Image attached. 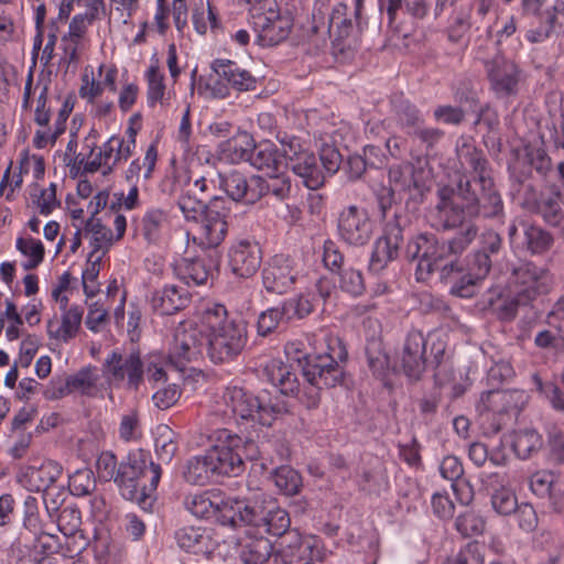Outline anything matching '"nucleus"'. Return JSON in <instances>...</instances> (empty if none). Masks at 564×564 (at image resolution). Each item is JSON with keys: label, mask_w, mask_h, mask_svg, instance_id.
<instances>
[{"label": "nucleus", "mask_w": 564, "mask_h": 564, "mask_svg": "<svg viewBox=\"0 0 564 564\" xmlns=\"http://www.w3.org/2000/svg\"><path fill=\"white\" fill-rule=\"evenodd\" d=\"M207 354L214 364H225L241 354L247 344V327L242 321L228 317L221 304L206 307L200 317Z\"/></svg>", "instance_id": "1"}, {"label": "nucleus", "mask_w": 564, "mask_h": 564, "mask_svg": "<svg viewBox=\"0 0 564 564\" xmlns=\"http://www.w3.org/2000/svg\"><path fill=\"white\" fill-rule=\"evenodd\" d=\"M478 235V227L468 224L454 237L440 242L434 235L419 234L411 238L405 247L409 261H417L415 275L417 281L426 280L437 268L440 261L460 257Z\"/></svg>", "instance_id": "2"}, {"label": "nucleus", "mask_w": 564, "mask_h": 564, "mask_svg": "<svg viewBox=\"0 0 564 564\" xmlns=\"http://www.w3.org/2000/svg\"><path fill=\"white\" fill-rule=\"evenodd\" d=\"M159 464L148 460L141 453L129 455L126 462L118 467L115 482L120 489L121 496L149 511L155 500L154 492L161 479Z\"/></svg>", "instance_id": "3"}, {"label": "nucleus", "mask_w": 564, "mask_h": 564, "mask_svg": "<svg viewBox=\"0 0 564 564\" xmlns=\"http://www.w3.org/2000/svg\"><path fill=\"white\" fill-rule=\"evenodd\" d=\"M224 413L231 419L242 421H257L261 425L270 426L280 415L289 412L284 397H271L263 391L254 394L240 387H227L223 393Z\"/></svg>", "instance_id": "4"}, {"label": "nucleus", "mask_w": 564, "mask_h": 564, "mask_svg": "<svg viewBox=\"0 0 564 564\" xmlns=\"http://www.w3.org/2000/svg\"><path fill=\"white\" fill-rule=\"evenodd\" d=\"M311 345L314 356L304 368V376L319 384L337 386L340 383L344 376L340 364L345 362L348 357L341 339L327 330H319L313 336Z\"/></svg>", "instance_id": "5"}, {"label": "nucleus", "mask_w": 564, "mask_h": 564, "mask_svg": "<svg viewBox=\"0 0 564 564\" xmlns=\"http://www.w3.org/2000/svg\"><path fill=\"white\" fill-rule=\"evenodd\" d=\"M216 476H239L245 470V458L258 457L257 446L228 430L216 433V444L206 451Z\"/></svg>", "instance_id": "6"}, {"label": "nucleus", "mask_w": 564, "mask_h": 564, "mask_svg": "<svg viewBox=\"0 0 564 564\" xmlns=\"http://www.w3.org/2000/svg\"><path fill=\"white\" fill-rule=\"evenodd\" d=\"M250 17L262 46L278 45L290 35L293 19L289 13H282L274 0L257 1L250 9Z\"/></svg>", "instance_id": "7"}, {"label": "nucleus", "mask_w": 564, "mask_h": 564, "mask_svg": "<svg viewBox=\"0 0 564 564\" xmlns=\"http://www.w3.org/2000/svg\"><path fill=\"white\" fill-rule=\"evenodd\" d=\"M463 196V180L458 181L456 187H440L436 192V203L426 214L430 226L436 230H449L469 219Z\"/></svg>", "instance_id": "8"}, {"label": "nucleus", "mask_w": 564, "mask_h": 564, "mask_svg": "<svg viewBox=\"0 0 564 564\" xmlns=\"http://www.w3.org/2000/svg\"><path fill=\"white\" fill-rule=\"evenodd\" d=\"M210 68L213 74L206 84L210 96L217 99L229 97L230 89L237 91H252L257 88V78L238 63L231 59L217 58Z\"/></svg>", "instance_id": "9"}, {"label": "nucleus", "mask_w": 564, "mask_h": 564, "mask_svg": "<svg viewBox=\"0 0 564 564\" xmlns=\"http://www.w3.org/2000/svg\"><path fill=\"white\" fill-rule=\"evenodd\" d=\"M479 187V193L473 187L471 181L463 180L466 202V210L469 220L475 218L502 220L505 217V205L492 177H481L480 182L474 183Z\"/></svg>", "instance_id": "10"}, {"label": "nucleus", "mask_w": 564, "mask_h": 564, "mask_svg": "<svg viewBox=\"0 0 564 564\" xmlns=\"http://www.w3.org/2000/svg\"><path fill=\"white\" fill-rule=\"evenodd\" d=\"M232 203L224 196L210 197L208 212L198 221L194 241L204 249H213L220 246L228 235L229 219L231 217Z\"/></svg>", "instance_id": "11"}, {"label": "nucleus", "mask_w": 564, "mask_h": 564, "mask_svg": "<svg viewBox=\"0 0 564 564\" xmlns=\"http://www.w3.org/2000/svg\"><path fill=\"white\" fill-rule=\"evenodd\" d=\"M283 145L288 162L284 169H290L302 178L308 189H317L325 182V174L314 153L304 150L295 137L284 135L279 139Z\"/></svg>", "instance_id": "12"}, {"label": "nucleus", "mask_w": 564, "mask_h": 564, "mask_svg": "<svg viewBox=\"0 0 564 564\" xmlns=\"http://www.w3.org/2000/svg\"><path fill=\"white\" fill-rule=\"evenodd\" d=\"M267 500H270V496L262 492L254 494L252 498L248 499L223 500L220 524L234 529L245 525L260 529L265 519Z\"/></svg>", "instance_id": "13"}, {"label": "nucleus", "mask_w": 564, "mask_h": 564, "mask_svg": "<svg viewBox=\"0 0 564 564\" xmlns=\"http://www.w3.org/2000/svg\"><path fill=\"white\" fill-rule=\"evenodd\" d=\"M509 283L512 293L521 296L524 303H530L550 291L552 276L546 268L527 261L513 267Z\"/></svg>", "instance_id": "14"}, {"label": "nucleus", "mask_w": 564, "mask_h": 564, "mask_svg": "<svg viewBox=\"0 0 564 564\" xmlns=\"http://www.w3.org/2000/svg\"><path fill=\"white\" fill-rule=\"evenodd\" d=\"M433 359L426 358V339L422 332L411 330L404 341L401 366L404 373L411 379H419L425 371L427 364L438 367L441 365L444 346L440 343L438 345L432 346Z\"/></svg>", "instance_id": "15"}, {"label": "nucleus", "mask_w": 564, "mask_h": 564, "mask_svg": "<svg viewBox=\"0 0 564 564\" xmlns=\"http://www.w3.org/2000/svg\"><path fill=\"white\" fill-rule=\"evenodd\" d=\"M408 225V218L395 213L394 220L384 225L383 235L378 238L369 260V271L380 273L388 264L399 257L403 242V229Z\"/></svg>", "instance_id": "16"}, {"label": "nucleus", "mask_w": 564, "mask_h": 564, "mask_svg": "<svg viewBox=\"0 0 564 564\" xmlns=\"http://www.w3.org/2000/svg\"><path fill=\"white\" fill-rule=\"evenodd\" d=\"M102 373L109 382H124L127 389L137 391L143 382L144 367L139 354L111 351L102 364Z\"/></svg>", "instance_id": "17"}, {"label": "nucleus", "mask_w": 564, "mask_h": 564, "mask_svg": "<svg viewBox=\"0 0 564 564\" xmlns=\"http://www.w3.org/2000/svg\"><path fill=\"white\" fill-rule=\"evenodd\" d=\"M337 231L346 243L360 247L371 239L373 224L365 208L349 205L338 215Z\"/></svg>", "instance_id": "18"}, {"label": "nucleus", "mask_w": 564, "mask_h": 564, "mask_svg": "<svg viewBox=\"0 0 564 564\" xmlns=\"http://www.w3.org/2000/svg\"><path fill=\"white\" fill-rule=\"evenodd\" d=\"M261 276L262 285L268 293L282 295L295 285L299 270L289 256L275 254L265 262Z\"/></svg>", "instance_id": "19"}, {"label": "nucleus", "mask_w": 564, "mask_h": 564, "mask_svg": "<svg viewBox=\"0 0 564 564\" xmlns=\"http://www.w3.org/2000/svg\"><path fill=\"white\" fill-rule=\"evenodd\" d=\"M205 347L204 330L189 328L177 330L169 354V366L177 371H184L186 366L197 360Z\"/></svg>", "instance_id": "20"}, {"label": "nucleus", "mask_w": 564, "mask_h": 564, "mask_svg": "<svg viewBox=\"0 0 564 564\" xmlns=\"http://www.w3.org/2000/svg\"><path fill=\"white\" fill-rule=\"evenodd\" d=\"M490 89L499 98L516 96L519 90V84L522 77V69L519 65L507 58L497 57L485 68Z\"/></svg>", "instance_id": "21"}, {"label": "nucleus", "mask_w": 564, "mask_h": 564, "mask_svg": "<svg viewBox=\"0 0 564 564\" xmlns=\"http://www.w3.org/2000/svg\"><path fill=\"white\" fill-rule=\"evenodd\" d=\"M97 131L91 129L88 137L86 138V147L89 149L88 155L79 153L75 156L74 164H77L78 167L83 169L84 173H95L102 169V174L108 175L111 174L116 166H118L123 161H111L112 159V148L111 145L117 140L116 135L110 137L96 152V138Z\"/></svg>", "instance_id": "22"}, {"label": "nucleus", "mask_w": 564, "mask_h": 564, "mask_svg": "<svg viewBox=\"0 0 564 564\" xmlns=\"http://www.w3.org/2000/svg\"><path fill=\"white\" fill-rule=\"evenodd\" d=\"M259 175L247 177L239 171H230L226 174H218L219 187L225 191L232 206L236 203L243 202L254 204L259 200L260 191L258 189Z\"/></svg>", "instance_id": "23"}, {"label": "nucleus", "mask_w": 564, "mask_h": 564, "mask_svg": "<svg viewBox=\"0 0 564 564\" xmlns=\"http://www.w3.org/2000/svg\"><path fill=\"white\" fill-rule=\"evenodd\" d=\"M229 268L238 278H250L259 270L262 252L256 241L240 240L229 250Z\"/></svg>", "instance_id": "24"}, {"label": "nucleus", "mask_w": 564, "mask_h": 564, "mask_svg": "<svg viewBox=\"0 0 564 564\" xmlns=\"http://www.w3.org/2000/svg\"><path fill=\"white\" fill-rule=\"evenodd\" d=\"M365 0H354V12L348 17V7L338 3L334 7L329 18L328 30H336L338 40H346L355 33L362 31L366 22L362 19Z\"/></svg>", "instance_id": "25"}, {"label": "nucleus", "mask_w": 564, "mask_h": 564, "mask_svg": "<svg viewBox=\"0 0 564 564\" xmlns=\"http://www.w3.org/2000/svg\"><path fill=\"white\" fill-rule=\"evenodd\" d=\"M191 303L189 292L175 284H165L152 292L150 305L160 315H172L184 310Z\"/></svg>", "instance_id": "26"}, {"label": "nucleus", "mask_w": 564, "mask_h": 564, "mask_svg": "<svg viewBox=\"0 0 564 564\" xmlns=\"http://www.w3.org/2000/svg\"><path fill=\"white\" fill-rule=\"evenodd\" d=\"M464 267L459 257L451 258L441 268V279L451 284L449 292L453 295L468 299L476 293V286L479 282L469 271L463 273Z\"/></svg>", "instance_id": "27"}, {"label": "nucleus", "mask_w": 564, "mask_h": 564, "mask_svg": "<svg viewBox=\"0 0 564 564\" xmlns=\"http://www.w3.org/2000/svg\"><path fill=\"white\" fill-rule=\"evenodd\" d=\"M562 191L558 185H552L550 193H541L539 197L525 198L524 206L531 213L540 215L551 226H558L564 218L561 207Z\"/></svg>", "instance_id": "28"}, {"label": "nucleus", "mask_w": 564, "mask_h": 564, "mask_svg": "<svg viewBox=\"0 0 564 564\" xmlns=\"http://www.w3.org/2000/svg\"><path fill=\"white\" fill-rule=\"evenodd\" d=\"M177 545L197 555H209L217 545L213 531L202 527H183L175 532Z\"/></svg>", "instance_id": "29"}, {"label": "nucleus", "mask_w": 564, "mask_h": 564, "mask_svg": "<svg viewBox=\"0 0 564 564\" xmlns=\"http://www.w3.org/2000/svg\"><path fill=\"white\" fill-rule=\"evenodd\" d=\"M456 155L462 169H470L475 173L471 184L480 182L481 177H491L484 152L477 149L470 137H460L457 140Z\"/></svg>", "instance_id": "30"}, {"label": "nucleus", "mask_w": 564, "mask_h": 564, "mask_svg": "<svg viewBox=\"0 0 564 564\" xmlns=\"http://www.w3.org/2000/svg\"><path fill=\"white\" fill-rule=\"evenodd\" d=\"M422 171L416 169L412 163L405 162L392 165L389 169V183L393 192H405L411 197L422 195L425 184L422 180Z\"/></svg>", "instance_id": "31"}, {"label": "nucleus", "mask_w": 564, "mask_h": 564, "mask_svg": "<svg viewBox=\"0 0 564 564\" xmlns=\"http://www.w3.org/2000/svg\"><path fill=\"white\" fill-rule=\"evenodd\" d=\"M286 155L284 149L270 141H262L254 144L251 149L249 163L257 170L263 171L267 175L280 172L286 166Z\"/></svg>", "instance_id": "32"}, {"label": "nucleus", "mask_w": 564, "mask_h": 564, "mask_svg": "<svg viewBox=\"0 0 564 564\" xmlns=\"http://www.w3.org/2000/svg\"><path fill=\"white\" fill-rule=\"evenodd\" d=\"M391 115L395 124L408 135L424 123L422 111L402 95L394 94L391 99Z\"/></svg>", "instance_id": "33"}, {"label": "nucleus", "mask_w": 564, "mask_h": 564, "mask_svg": "<svg viewBox=\"0 0 564 564\" xmlns=\"http://www.w3.org/2000/svg\"><path fill=\"white\" fill-rule=\"evenodd\" d=\"M440 473L444 479L452 481V489L457 500L463 505H468L473 499V489L463 479L464 467L460 459L454 455L445 456L441 462Z\"/></svg>", "instance_id": "34"}, {"label": "nucleus", "mask_w": 564, "mask_h": 564, "mask_svg": "<svg viewBox=\"0 0 564 564\" xmlns=\"http://www.w3.org/2000/svg\"><path fill=\"white\" fill-rule=\"evenodd\" d=\"M177 275L187 285H204L213 276L212 260L206 258H185L177 267Z\"/></svg>", "instance_id": "35"}, {"label": "nucleus", "mask_w": 564, "mask_h": 564, "mask_svg": "<svg viewBox=\"0 0 564 564\" xmlns=\"http://www.w3.org/2000/svg\"><path fill=\"white\" fill-rule=\"evenodd\" d=\"M84 315V308L79 305H70L68 310H65L62 314V323L54 329L56 322L53 319L47 323V332L50 337L68 341L76 336Z\"/></svg>", "instance_id": "36"}, {"label": "nucleus", "mask_w": 564, "mask_h": 564, "mask_svg": "<svg viewBox=\"0 0 564 564\" xmlns=\"http://www.w3.org/2000/svg\"><path fill=\"white\" fill-rule=\"evenodd\" d=\"M272 549L271 541L264 536L248 538L240 544L239 558L242 564H264Z\"/></svg>", "instance_id": "37"}, {"label": "nucleus", "mask_w": 564, "mask_h": 564, "mask_svg": "<svg viewBox=\"0 0 564 564\" xmlns=\"http://www.w3.org/2000/svg\"><path fill=\"white\" fill-rule=\"evenodd\" d=\"M184 479L191 485L205 486L214 480L216 474L207 453L189 458L183 470Z\"/></svg>", "instance_id": "38"}, {"label": "nucleus", "mask_w": 564, "mask_h": 564, "mask_svg": "<svg viewBox=\"0 0 564 564\" xmlns=\"http://www.w3.org/2000/svg\"><path fill=\"white\" fill-rule=\"evenodd\" d=\"M268 379L271 383L280 389L283 395L293 394L299 392V382L296 375L291 370V367L282 364L281 361L273 360L265 367Z\"/></svg>", "instance_id": "39"}, {"label": "nucleus", "mask_w": 564, "mask_h": 564, "mask_svg": "<svg viewBox=\"0 0 564 564\" xmlns=\"http://www.w3.org/2000/svg\"><path fill=\"white\" fill-rule=\"evenodd\" d=\"M268 506L264 509V521H262L261 528L264 532L281 536L286 530L290 528L291 519L289 513L280 508L276 501L270 497V500H267Z\"/></svg>", "instance_id": "40"}, {"label": "nucleus", "mask_w": 564, "mask_h": 564, "mask_svg": "<svg viewBox=\"0 0 564 564\" xmlns=\"http://www.w3.org/2000/svg\"><path fill=\"white\" fill-rule=\"evenodd\" d=\"M286 310V321L303 319L312 314L318 306V297L315 291H306L294 297L283 301Z\"/></svg>", "instance_id": "41"}, {"label": "nucleus", "mask_w": 564, "mask_h": 564, "mask_svg": "<svg viewBox=\"0 0 564 564\" xmlns=\"http://www.w3.org/2000/svg\"><path fill=\"white\" fill-rule=\"evenodd\" d=\"M62 473V466L54 460H46L39 468H32L29 474L31 490L46 491Z\"/></svg>", "instance_id": "42"}, {"label": "nucleus", "mask_w": 564, "mask_h": 564, "mask_svg": "<svg viewBox=\"0 0 564 564\" xmlns=\"http://www.w3.org/2000/svg\"><path fill=\"white\" fill-rule=\"evenodd\" d=\"M268 177L269 178L265 180L262 176H259V199L268 194H271L279 200H284L290 197L292 183L291 178L283 173V170L276 173L268 174Z\"/></svg>", "instance_id": "43"}, {"label": "nucleus", "mask_w": 564, "mask_h": 564, "mask_svg": "<svg viewBox=\"0 0 564 564\" xmlns=\"http://www.w3.org/2000/svg\"><path fill=\"white\" fill-rule=\"evenodd\" d=\"M492 26L489 25L486 29V33L475 40L473 47L475 59L479 61L484 65V68L496 61L497 57L503 56L500 43L497 39L496 41L492 40Z\"/></svg>", "instance_id": "44"}, {"label": "nucleus", "mask_w": 564, "mask_h": 564, "mask_svg": "<svg viewBox=\"0 0 564 564\" xmlns=\"http://www.w3.org/2000/svg\"><path fill=\"white\" fill-rule=\"evenodd\" d=\"M185 507L196 518L209 519L215 517L216 521L220 524L223 501L220 503L213 501L209 492L188 496L185 499Z\"/></svg>", "instance_id": "45"}, {"label": "nucleus", "mask_w": 564, "mask_h": 564, "mask_svg": "<svg viewBox=\"0 0 564 564\" xmlns=\"http://www.w3.org/2000/svg\"><path fill=\"white\" fill-rule=\"evenodd\" d=\"M147 82V98L150 107L156 102L164 104L166 86L164 74L160 70L159 59H151V64L144 74Z\"/></svg>", "instance_id": "46"}, {"label": "nucleus", "mask_w": 564, "mask_h": 564, "mask_svg": "<svg viewBox=\"0 0 564 564\" xmlns=\"http://www.w3.org/2000/svg\"><path fill=\"white\" fill-rule=\"evenodd\" d=\"M523 227V247L531 254H542L546 252L553 243L552 235L540 226L522 223Z\"/></svg>", "instance_id": "47"}, {"label": "nucleus", "mask_w": 564, "mask_h": 564, "mask_svg": "<svg viewBox=\"0 0 564 564\" xmlns=\"http://www.w3.org/2000/svg\"><path fill=\"white\" fill-rule=\"evenodd\" d=\"M177 206L186 220L198 221L210 206V198L205 200L203 196L195 195V191L184 189L177 199Z\"/></svg>", "instance_id": "48"}, {"label": "nucleus", "mask_w": 564, "mask_h": 564, "mask_svg": "<svg viewBox=\"0 0 564 564\" xmlns=\"http://www.w3.org/2000/svg\"><path fill=\"white\" fill-rule=\"evenodd\" d=\"M523 397V392L518 390L491 391L488 406L497 413L519 412Z\"/></svg>", "instance_id": "49"}, {"label": "nucleus", "mask_w": 564, "mask_h": 564, "mask_svg": "<svg viewBox=\"0 0 564 564\" xmlns=\"http://www.w3.org/2000/svg\"><path fill=\"white\" fill-rule=\"evenodd\" d=\"M85 230L91 234L90 245L93 250L90 253L100 254V252H104L105 256L112 245V231L96 217L87 219Z\"/></svg>", "instance_id": "50"}, {"label": "nucleus", "mask_w": 564, "mask_h": 564, "mask_svg": "<svg viewBox=\"0 0 564 564\" xmlns=\"http://www.w3.org/2000/svg\"><path fill=\"white\" fill-rule=\"evenodd\" d=\"M542 446V437L534 430H523L514 434L512 448L516 455L521 459L529 458Z\"/></svg>", "instance_id": "51"}, {"label": "nucleus", "mask_w": 564, "mask_h": 564, "mask_svg": "<svg viewBox=\"0 0 564 564\" xmlns=\"http://www.w3.org/2000/svg\"><path fill=\"white\" fill-rule=\"evenodd\" d=\"M272 480L281 492L286 496H294L302 487L301 475L290 466H281L272 473Z\"/></svg>", "instance_id": "52"}, {"label": "nucleus", "mask_w": 564, "mask_h": 564, "mask_svg": "<svg viewBox=\"0 0 564 564\" xmlns=\"http://www.w3.org/2000/svg\"><path fill=\"white\" fill-rule=\"evenodd\" d=\"M102 257L104 252H100V254L89 253L88 256L87 267L82 274L84 293L87 297L95 296L99 291L97 278L100 272Z\"/></svg>", "instance_id": "53"}, {"label": "nucleus", "mask_w": 564, "mask_h": 564, "mask_svg": "<svg viewBox=\"0 0 564 564\" xmlns=\"http://www.w3.org/2000/svg\"><path fill=\"white\" fill-rule=\"evenodd\" d=\"M476 22L477 20L473 21L471 18V4L468 2L460 4L452 11L449 37L457 41Z\"/></svg>", "instance_id": "54"}, {"label": "nucleus", "mask_w": 564, "mask_h": 564, "mask_svg": "<svg viewBox=\"0 0 564 564\" xmlns=\"http://www.w3.org/2000/svg\"><path fill=\"white\" fill-rule=\"evenodd\" d=\"M531 380L535 390L550 401L554 410L564 412V392L555 382L543 381L538 372L531 376Z\"/></svg>", "instance_id": "55"}, {"label": "nucleus", "mask_w": 564, "mask_h": 564, "mask_svg": "<svg viewBox=\"0 0 564 564\" xmlns=\"http://www.w3.org/2000/svg\"><path fill=\"white\" fill-rule=\"evenodd\" d=\"M177 452L174 432L166 425L158 427L155 437V453L163 463H170Z\"/></svg>", "instance_id": "56"}, {"label": "nucleus", "mask_w": 564, "mask_h": 564, "mask_svg": "<svg viewBox=\"0 0 564 564\" xmlns=\"http://www.w3.org/2000/svg\"><path fill=\"white\" fill-rule=\"evenodd\" d=\"M17 249L29 258L28 261L23 263L25 270H32L43 261L44 247L40 240L33 238H18Z\"/></svg>", "instance_id": "57"}, {"label": "nucleus", "mask_w": 564, "mask_h": 564, "mask_svg": "<svg viewBox=\"0 0 564 564\" xmlns=\"http://www.w3.org/2000/svg\"><path fill=\"white\" fill-rule=\"evenodd\" d=\"M96 488V478L93 470L88 468L78 469L68 479L69 492L82 497L90 495Z\"/></svg>", "instance_id": "58"}, {"label": "nucleus", "mask_w": 564, "mask_h": 564, "mask_svg": "<svg viewBox=\"0 0 564 564\" xmlns=\"http://www.w3.org/2000/svg\"><path fill=\"white\" fill-rule=\"evenodd\" d=\"M167 223V214L161 208H150L142 218V228L148 241L158 239L160 231Z\"/></svg>", "instance_id": "59"}, {"label": "nucleus", "mask_w": 564, "mask_h": 564, "mask_svg": "<svg viewBox=\"0 0 564 564\" xmlns=\"http://www.w3.org/2000/svg\"><path fill=\"white\" fill-rule=\"evenodd\" d=\"M455 528L465 538L479 535L485 530V520L475 511L467 510L456 518Z\"/></svg>", "instance_id": "60"}, {"label": "nucleus", "mask_w": 564, "mask_h": 564, "mask_svg": "<svg viewBox=\"0 0 564 564\" xmlns=\"http://www.w3.org/2000/svg\"><path fill=\"white\" fill-rule=\"evenodd\" d=\"M67 380L70 393L78 391L82 394H90L98 381V375L96 368L85 367L75 375L67 377Z\"/></svg>", "instance_id": "61"}, {"label": "nucleus", "mask_w": 564, "mask_h": 564, "mask_svg": "<svg viewBox=\"0 0 564 564\" xmlns=\"http://www.w3.org/2000/svg\"><path fill=\"white\" fill-rule=\"evenodd\" d=\"M286 321V310H284L283 302L279 306L270 307L267 311L262 312L258 318V333L261 336H267L274 332L280 322Z\"/></svg>", "instance_id": "62"}, {"label": "nucleus", "mask_w": 564, "mask_h": 564, "mask_svg": "<svg viewBox=\"0 0 564 564\" xmlns=\"http://www.w3.org/2000/svg\"><path fill=\"white\" fill-rule=\"evenodd\" d=\"M82 524V513L74 506L64 507L57 518V527L65 536H73Z\"/></svg>", "instance_id": "63"}, {"label": "nucleus", "mask_w": 564, "mask_h": 564, "mask_svg": "<svg viewBox=\"0 0 564 564\" xmlns=\"http://www.w3.org/2000/svg\"><path fill=\"white\" fill-rule=\"evenodd\" d=\"M339 286L352 296L361 295L365 291V281L361 271L346 268L339 272Z\"/></svg>", "instance_id": "64"}]
</instances>
